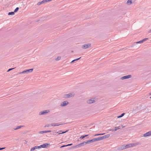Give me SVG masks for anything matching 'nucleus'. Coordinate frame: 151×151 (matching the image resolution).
Returning <instances> with one entry per match:
<instances>
[{"mask_svg": "<svg viewBox=\"0 0 151 151\" xmlns=\"http://www.w3.org/2000/svg\"><path fill=\"white\" fill-rule=\"evenodd\" d=\"M130 147H131V144H129L121 146L118 148V150H121Z\"/></svg>", "mask_w": 151, "mask_h": 151, "instance_id": "nucleus-1", "label": "nucleus"}, {"mask_svg": "<svg viewBox=\"0 0 151 151\" xmlns=\"http://www.w3.org/2000/svg\"><path fill=\"white\" fill-rule=\"evenodd\" d=\"M75 93H70L67 94H64L63 96V97L64 98L67 99L70 97H73L75 95Z\"/></svg>", "mask_w": 151, "mask_h": 151, "instance_id": "nucleus-2", "label": "nucleus"}, {"mask_svg": "<svg viewBox=\"0 0 151 151\" xmlns=\"http://www.w3.org/2000/svg\"><path fill=\"white\" fill-rule=\"evenodd\" d=\"M96 101V99L95 98H92L88 100L86 102L87 104H91L95 102Z\"/></svg>", "mask_w": 151, "mask_h": 151, "instance_id": "nucleus-3", "label": "nucleus"}, {"mask_svg": "<svg viewBox=\"0 0 151 151\" xmlns=\"http://www.w3.org/2000/svg\"><path fill=\"white\" fill-rule=\"evenodd\" d=\"M49 110H47L40 111L39 113V115H40L46 114L50 112Z\"/></svg>", "mask_w": 151, "mask_h": 151, "instance_id": "nucleus-4", "label": "nucleus"}, {"mask_svg": "<svg viewBox=\"0 0 151 151\" xmlns=\"http://www.w3.org/2000/svg\"><path fill=\"white\" fill-rule=\"evenodd\" d=\"M91 43H88L87 44H84L82 46V48L83 49H86L88 47H91Z\"/></svg>", "mask_w": 151, "mask_h": 151, "instance_id": "nucleus-5", "label": "nucleus"}, {"mask_svg": "<svg viewBox=\"0 0 151 151\" xmlns=\"http://www.w3.org/2000/svg\"><path fill=\"white\" fill-rule=\"evenodd\" d=\"M33 70V69L32 68L29 69L27 70H24L22 71V73H24L27 74L29 73H31Z\"/></svg>", "mask_w": 151, "mask_h": 151, "instance_id": "nucleus-6", "label": "nucleus"}, {"mask_svg": "<svg viewBox=\"0 0 151 151\" xmlns=\"http://www.w3.org/2000/svg\"><path fill=\"white\" fill-rule=\"evenodd\" d=\"M131 77L132 76L131 75H128L122 77L121 78V80H124L125 79H128L131 78Z\"/></svg>", "mask_w": 151, "mask_h": 151, "instance_id": "nucleus-7", "label": "nucleus"}, {"mask_svg": "<svg viewBox=\"0 0 151 151\" xmlns=\"http://www.w3.org/2000/svg\"><path fill=\"white\" fill-rule=\"evenodd\" d=\"M69 104V102L67 101H63L61 104L60 106L62 107L65 106L67 105H68Z\"/></svg>", "mask_w": 151, "mask_h": 151, "instance_id": "nucleus-8", "label": "nucleus"}, {"mask_svg": "<svg viewBox=\"0 0 151 151\" xmlns=\"http://www.w3.org/2000/svg\"><path fill=\"white\" fill-rule=\"evenodd\" d=\"M64 123L59 124V123H52L51 124L52 126H59L64 124Z\"/></svg>", "mask_w": 151, "mask_h": 151, "instance_id": "nucleus-9", "label": "nucleus"}, {"mask_svg": "<svg viewBox=\"0 0 151 151\" xmlns=\"http://www.w3.org/2000/svg\"><path fill=\"white\" fill-rule=\"evenodd\" d=\"M86 144V141L84 142H82L80 144H79L76 146L75 147H81V146H83L85 145Z\"/></svg>", "mask_w": 151, "mask_h": 151, "instance_id": "nucleus-10", "label": "nucleus"}, {"mask_svg": "<svg viewBox=\"0 0 151 151\" xmlns=\"http://www.w3.org/2000/svg\"><path fill=\"white\" fill-rule=\"evenodd\" d=\"M49 145V144L45 143L40 145V148L41 147L43 148H47L48 147Z\"/></svg>", "mask_w": 151, "mask_h": 151, "instance_id": "nucleus-11", "label": "nucleus"}, {"mask_svg": "<svg viewBox=\"0 0 151 151\" xmlns=\"http://www.w3.org/2000/svg\"><path fill=\"white\" fill-rule=\"evenodd\" d=\"M148 40V38H145V39H143L142 40H140L138 42H136V43L137 44L142 43L144 42L146 40Z\"/></svg>", "mask_w": 151, "mask_h": 151, "instance_id": "nucleus-12", "label": "nucleus"}, {"mask_svg": "<svg viewBox=\"0 0 151 151\" xmlns=\"http://www.w3.org/2000/svg\"><path fill=\"white\" fill-rule=\"evenodd\" d=\"M110 134H108L104 136H103L100 137L101 140H102L104 139H105L106 138H107L109 137L110 136Z\"/></svg>", "mask_w": 151, "mask_h": 151, "instance_id": "nucleus-13", "label": "nucleus"}, {"mask_svg": "<svg viewBox=\"0 0 151 151\" xmlns=\"http://www.w3.org/2000/svg\"><path fill=\"white\" fill-rule=\"evenodd\" d=\"M150 135H151V131H149L143 134V136L145 137H147Z\"/></svg>", "mask_w": 151, "mask_h": 151, "instance_id": "nucleus-14", "label": "nucleus"}, {"mask_svg": "<svg viewBox=\"0 0 151 151\" xmlns=\"http://www.w3.org/2000/svg\"><path fill=\"white\" fill-rule=\"evenodd\" d=\"M47 0H43L41 2H38L37 4V5H39L41 4L45 3V2H48Z\"/></svg>", "mask_w": 151, "mask_h": 151, "instance_id": "nucleus-15", "label": "nucleus"}, {"mask_svg": "<svg viewBox=\"0 0 151 151\" xmlns=\"http://www.w3.org/2000/svg\"><path fill=\"white\" fill-rule=\"evenodd\" d=\"M131 147H133L134 146H136L137 145H140L141 144V143L139 142H136L134 143H131Z\"/></svg>", "mask_w": 151, "mask_h": 151, "instance_id": "nucleus-16", "label": "nucleus"}, {"mask_svg": "<svg viewBox=\"0 0 151 151\" xmlns=\"http://www.w3.org/2000/svg\"><path fill=\"white\" fill-rule=\"evenodd\" d=\"M68 130H67L66 131H65V132H63V131H62V130H59L58 131V134H64V133H65L66 132H68Z\"/></svg>", "mask_w": 151, "mask_h": 151, "instance_id": "nucleus-17", "label": "nucleus"}, {"mask_svg": "<svg viewBox=\"0 0 151 151\" xmlns=\"http://www.w3.org/2000/svg\"><path fill=\"white\" fill-rule=\"evenodd\" d=\"M132 3V0H128L126 4L128 5H130Z\"/></svg>", "mask_w": 151, "mask_h": 151, "instance_id": "nucleus-18", "label": "nucleus"}, {"mask_svg": "<svg viewBox=\"0 0 151 151\" xmlns=\"http://www.w3.org/2000/svg\"><path fill=\"white\" fill-rule=\"evenodd\" d=\"M93 139L94 140V142H95L96 141H99L101 140L100 137H99L98 138H93Z\"/></svg>", "mask_w": 151, "mask_h": 151, "instance_id": "nucleus-19", "label": "nucleus"}, {"mask_svg": "<svg viewBox=\"0 0 151 151\" xmlns=\"http://www.w3.org/2000/svg\"><path fill=\"white\" fill-rule=\"evenodd\" d=\"M23 126H17L16 128H14V130H16L17 129H18L21 128V127H23Z\"/></svg>", "mask_w": 151, "mask_h": 151, "instance_id": "nucleus-20", "label": "nucleus"}, {"mask_svg": "<svg viewBox=\"0 0 151 151\" xmlns=\"http://www.w3.org/2000/svg\"><path fill=\"white\" fill-rule=\"evenodd\" d=\"M8 15H14V12H9L8 13Z\"/></svg>", "mask_w": 151, "mask_h": 151, "instance_id": "nucleus-21", "label": "nucleus"}, {"mask_svg": "<svg viewBox=\"0 0 151 151\" xmlns=\"http://www.w3.org/2000/svg\"><path fill=\"white\" fill-rule=\"evenodd\" d=\"M125 113H123L122 114L120 115L119 116H118L117 117V118H120V117H122V116H123L125 114Z\"/></svg>", "mask_w": 151, "mask_h": 151, "instance_id": "nucleus-22", "label": "nucleus"}, {"mask_svg": "<svg viewBox=\"0 0 151 151\" xmlns=\"http://www.w3.org/2000/svg\"><path fill=\"white\" fill-rule=\"evenodd\" d=\"M81 58V57H80L79 58H78L77 59H75V60H73L70 63H73V62H74V61H77V60H79L80 58Z\"/></svg>", "mask_w": 151, "mask_h": 151, "instance_id": "nucleus-23", "label": "nucleus"}, {"mask_svg": "<svg viewBox=\"0 0 151 151\" xmlns=\"http://www.w3.org/2000/svg\"><path fill=\"white\" fill-rule=\"evenodd\" d=\"M46 133V131H41L39 132V133L40 134H43Z\"/></svg>", "mask_w": 151, "mask_h": 151, "instance_id": "nucleus-24", "label": "nucleus"}, {"mask_svg": "<svg viewBox=\"0 0 151 151\" xmlns=\"http://www.w3.org/2000/svg\"><path fill=\"white\" fill-rule=\"evenodd\" d=\"M35 150L40 149V146H36L34 147Z\"/></svg>", "mask_w": 151, "mask_h": 151, "instance_id": "nucleus-25", "label": "nucleus"}, {"mask_svg": "<svg viewBox=\"0 0 151 151\" xmlns=\"http://www.w3.org/2000/svg\"><path fill=\"white\" fill-rule=\"evenodd\" d=\"M120 129V127L119 126L118 127H115V129H114V131H115L117 130L118 129Z\"/></svg>", "mask_w": 151, "mask_h": 151, "instance_id": "nucleus-26", "label": "nucleus"}, {"mask_svg": "<svg viewBox=\"0 0 151 151\" xmlns=\"http://www.w3.org/2000/svg\"><path fill=\"white\" fill-rule=\"evenodd\" d=\"M61 58V57L60 56H58L56 58H55L56 60H60Z\"/></svg>", "mask_w": 151, "mask_h": 151, "instance_id": "nucleus-27", "label": "nucleus"}, {"mask_svg": "<svg viewBox=\"0 0 151 151\" xmlns=\"http://www.w3.org/2000/svg\"><path fill=\"white\" fill-rule=\"evenodd\" d=\"M52 132L53 134L55 135H56V133H58V132H56L55 131H53Z\"/></svg>", "mask_w": 151, "mask_h": 151, "instance_id": "nucleus-28", "label": "nucleus"}, {"mask_svg": "<svg viewBox=\"0 0 151 151\" xmlns=\"http://www.w3.org/2000/svg\"><path fill=\"white\" fill-rule=\"evenodd\" d=\"M19 9V8L18 7H17L14 10V12H17V11H18Z\"/></svg>", "mask_w": 151, "mask_h": 151, "instance_id": "nucleus-29", "label": "nucleus"}, {"mask_svg": "<svg viewBox=\"0 0 151 151\" xmlns=\"http://www.w3.org/2000/svg\"><path fill=\"white\" fill-rule=\"evenodd\" d=\"M51 126V125H50L48 124H46L45 126L44 127H49Z\"/></svg>", "mask_w": 151, "mask_h": 151, "instance_id": "nucleus-30", "label": "nucleus"}, {"mask_svg": "<svg viewBox=\"0 0 151 151\" xmlns=\"http://www.w3.org/2000/svg\"><path fill=\"white\" fill-rule=\"evenodd\" d=\"M14 68H10L7 70V72H9V71L12 70L14 69Z\"/></svg>", "mask_w": 151, "mask_h": 151, "instance_id": "nucleus-31", "label": "nucleus"}, {"mask_svg": "<svg viewBox=\"0 0 151 151\" xmlns=\"http://www.w3.org/2000/svg\"><path fill=\"white\" fill-rule=\"evenodd\" d=\"M86 144L91 143L90 142V140H88L86 141Z\"/></svg>", "mask_w": 151, "mask_h": 151, "instance_id": "nucleus-32", "label": "nucleus"}, {"mask_svg": "<svg viewBox=\"0 0 151 151\" xmlns=\"http://www.w3.org/2000/svg\"><path fill=\"white\" fill-rule=\"evenodd\" d=\"M35 150V147H34L31 148L30 151H33Z\"/></svg>", "mask_w": 151, "mask_h": 151, "instance_id": "nucleus-33", "label": "nucleus"}, {"mask_svg": "<svg viewBox=\"0 0 151 151\" xmlns=\"http://www.w3.org/2000/svg\"><path fill=\"white\" fill-rule=\"evenodd\" d=\"M90 141L91 143H92V142H94L93 138L91 140H90Z\"/></svg>", "mask_w": 151, "mask_h": 151, "instance_id": "nucleus-34", "label": "nucleus"}, {"mask_svg": "<svg viewBox=\"0 0 151 151\" xmlns=\"http://www.w3.org/2000/svg\"><path fill=\"white\" fill-rule=\"evenodd\" d=\"M104 134H105V133L102 134H95V135H94V136H97V135H103Z\"/></svg>", "mask_w": 151, "mask_h": 151, "instance_id": "nucleus-35", "label": "nucleus"}, {"mask_svg": "<svg viewBox=\"0 0 151 151\" xmlns=\"http://www.w3.org/2000/svg\"><path fill=\"white\" fill-rule=\"evenodd\" d=\"M84 138H85L84 136H83L80 137V138L81 139H83Z\"/></svg>", "mask_w": 151, "mask_h": 151, "instance_id": "nucleus-36", "label": "nucleus"}, {"mask_svg": "<svg viewBox=\"0 0 151 151\" xmlns=\"http://www.w3.org/2000/svg\"><path fill=\"white\" fill-rule=\"evenodd\" d=\"M73 145V144L71 143V144H68V145H66V146H71V145Z\"/></svg>", "mask_w": 151, "mask_h": 151, "instance_id": "nucleus-37", "label": "nucleus"}, {"mask_svg": "<svg viewBox=\"0 0 151 151\" xmlns=\"http://www.w3.org/2000/svg\"><path fill=\"white\" fill-rule=\"evenodd\" d=\"M67 147L66 145H63L62 146H61L60 147V148H62V147Z\"/></svg>", "mask_w": 151, "mask_h": 151, "instance_id": "nucleus-38", "label": "nucleus"}, {"mask_svg": "<svg viewBox=\"0 0 151 151\" xmlns=\"http://www.w3.org/2000/svg\"><path fill=\"white\" fill-rule=\"evenodd\" d=\"M5 148V147H3V148H0V150H2L4 149Z\"/></svg>", "mask_w": 151, "mask_h": 151, "instance_id": "nucleus-39", "label": "nucleus"}, {"mask_svg": "<svg viewBox=\"0 0 151 151\" xmlns=\"http://www.w3.org/2000/svg\"><path fill=\"white\" fill-rule=\"evenodd\" d=\"M51 130H48V131H46V133L49 132H51Z\"/></svg>", "mask_w": 151, "mask_h": 151, "instance_id": "nucleus-40", "label": "nucleus"}, {"mask_svg": "<svg viewBox=\"0 0 151 151\" xmlns=\"http://www.w3.org/2000/svg\"><path fill=\"white\" fill-rule=\"evenodd\" d=\"M112 131V132L114 131V129H110L109 130V131Z\"/></svg>", "mask_w": 151, "mask_h": 151, "instance_id": "nucleus-41", "label": "nucleus"}, {"mask_svg": "<svg viewBox=\"0 0 151 151\" xmlns=\"http://www.w3.org/2000/svg\"><path fill=\"white\" fill-rule=\"evenodd\" d=\"M148 33H151V29L149 31Z\"/></svg>", "mask_w": 151, "mask_h": 151, "instance_id": "nucleus-42", "label": "nucleus"}, {"mask_svg": "<svg viewBox=\"0 0 151 151\" xmlns=\"http://www.w3.org/2000/svg\"><path fill=\"white\" fill-rule=\"evenodd\" d=\"M22 73V72H19V74H24V73Z\"/></svg>", "mask_w": 151, "mask_h": 151, "instance_id": "nucleus-43", "label": "nucleus"}, {"mask_svg": "<svg viewBox=\"0 0 151 151\" xmlns=\"http://www.w3.org/2000/svg\"><path fill=\"white\" fill-rule=\"evenodd\" d=\"M88 136V135H84V137H86V136Z\"/></svg>", "mask_w": 151, "mask_h": 151, "instance_id": "nucleus-44", "label": "nucleus"}, {"mask_svg": "<svg viewBox=\"0 0 151 151\" xmlns=\"http://www.w3.org/2000/svg\"><path fill=\"white\" fill-rule=\"evenodd\" d=\"M122 128H124L125 127V126H123V125H122Z\"/></svg>", "mask_w": 151, "mask_h": 151, "instance_id": "nucleus-45", "label": "nucleus"}, {"mask_svg": "<svg viewBox=\"0 0 151 151\" xmlns=\"http://www.w3.org/2000/svg\"><path fill=\"white\" fill-rule=\"evenodd\" d=\"M52 0H47V1L48 2H49V1H52Z\"/></svg>", "mask_w": 151, "mask_h": 151, "instance_id": "nucleus-46", "label": "nucleus"}, {"mask_svg": "<svg viewBox=\"0 0 151 151\" xmlns=\"http://www.w3.org/2000/svg\"><path fill=\"white\" fill-rule=\"evenodd\" d=\"M149 95H151V92L149 93Z\"/></svg>", "mask_w": 151, "mask_h": 151, "instance_id": "nucleus-47", "label": "nucleus"}, {"mask_svg": "<svg viewBox=\"0 0 151 151\" xmlns=\"http://www.w3.org/2000/svg\"><path fill=\"white\" fill-rule=\"evenodd\" d=\"M150 99H151V96L150 97Z\"/></svg>", "mask_w": 151, "mask_h": 151, "instance_id": "nucleus-48", "label": "nucleus"}]
</instances>
